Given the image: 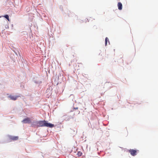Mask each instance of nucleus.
I'll return each instance as SVG.
<instances>
[{
	"instance_id": "11",
	"label": "nucleus",
	"mask_w": 158,
	"mask_h": 158,
	"mask_svg": "<svg viewBox=\"0 0 158 158\" xmlns=\"http://www.w3.org/2000/svg\"><path fill=\"white\" fill-rule=\"evenodd\" d=\"M85 20H86V21H87L88 22L89 21L88 20V19H85Z\"/></svg>"
},
{
	"instance_id": "10",
	"label": "nucleus",
	"mask_w": 158,
	"mask_h": 158,
	"mask_svg": "<svg viewBox=\"0 0 158 158\" xmlns=\"http://www.w3.org/2000/svg\"><path fill=\"white\" fill-rule=\"evenodd\" d=\"M109 40V39L107 37H106L105 38V45H106L107 44V41Z\"/></svg>"
},
{
	"instance_id": "6",
	"label": "nucleus",
	"mask_w": 158,
	"mask_h": 158,
	"mask_svg": "<svg viewBox=\"0 0 158 158\" xmlns=\"http://www.w3.org/2000/svg\"><path fill=\"white\" fill-rule=\"evenodd\" d=\"M9 138L11 140H16L18 139L19 137L18 136H10Z\"/></svg>"
},
{
	"instance_id": "8",
	"label": "nucleus",
	"mask_w": 158,
	"mask_h": 158,
	"mask_svg": "<svg viewBox=\"0 0 158 158\" xmlns=\"http://www.w3.org/2000/svg\"><path fill=\"white\" fill-rule=\"evenodd\" d=\"M6 18L8 21H10V19L9 16L8 15H6L3 16Z\"/></svg>"
},
{
	"instance_id": "5",
	"label": "nucleus",
	"mask_w": 158,
	"mask_h": 158,
	"mask_svg": "<svg viewBox=\"0 0 158 158\" xmlns=\"http://www.w3.org/2000/svg\"><path fill=\"white\" fill-rule=\"evenodd\" d=\"M129 152L133 156L135 155L136 154L137 152L136 150L133 149H130L129 150Z\"/></svg>"
},
{
	"instance_id": "2",
	"label": "nucleus",
	"mask_w": 158,
	"mask_h": 158,
	"mask_svg": "<svg viewBox=\"0 0 158 158\" xmlns=\"http://www.w3.org/2000/svg\"><path fill=\"white\" fill-rule=\"evenodd\" d=\"M45 122V120L40 121L37 122V124L39 127H44Z\"/></svg>"
},
{
	"instance_id": "3",
	"label": "nucleus",
	"mask_w": 158,
	"mask_h": 158,
	"mask_svg": "<svg viewBox=\"0 0 158 158\" xmlns=\"http://www.w3.org/2000/svg\"><path fill=\"white\" fill-rule=\"evenodd\" d=\"M19 97V96H13L10 95L8 96V98H10V99L15 101Z\"/></svg>"
},
{
	"instance_id": "7",
	"label": "nucleus",
	"mask_w": 158,
	"mask_h": 158,
	"mask_svg": "<svg viewBox=\"0 0 158 158\" xmlns=\"http://www.w3.org/2000/svg\"><path fill=\"white\" fill-rule=\"evenodd\" d=\"M118 9L119 10H121L122 8V4L120 2H119L118 3Z\"/></svg>"
},
{
	"instance_id": "1",
	"label": "nucleus",
	"mask_w": 158,
	"mask_h": 158,
	"mask_svg": "<svg viewBox=\"0 0 158 158\" xmlns=\"http://www.w3.org/2000/svg\"><path fill=\"white\" fill-rule=\"evenodd\" d=\"M44 127H48L49 128H52L54 127V125L52 123H48V122L45 121V122Z\"/></svg>"
},
{
	"instance_id": "12",
	"label": "nucleus",
	"mask_w": 158,
	"mask_h": 158,
	"mask_svg": "<svg viewBox=\"0 0 158 158\" xmlns=\"http://www.w3.org/2000/svg\"><path fill=\"white\" fill-rule=\"evenodd\" d=\"M74 109H78V107L75 108H74Z\"/></svg>"
},
{
	"instance_id": "9",
	"label": "nucleus",
	"mask_w": 158,
	"mask_h": 158,
	"mask_svg": "<svg viewBox=\"0 0 158 158\" xmlns=\"http://www.w3.org/2000/svg\"><path fill=\"white\" fill-rule=\"evenodd\" d=\"M77 155L79 156H80L82 155V153L80 151L78 152L77 153Z\"/></svg>"
},
{
	"instance_id": "4",
	"label": "nucleus",
	"mask_w": 158,
	"mask_h": 158,
	"mask_svg": "<svg viewBox=\"0 0 158 158\" xmlns=\"http://www.w3.org/2000/svg\"><path fill=\"white\" fill-rule=\"evenodd\" d=\"M23 123H30L31 122V120L29 118H27L24 119L22 121Z\"/></svg>"
},
{
	"instance_id": "13",
	"label": "nucleus",
	"mask_w": 158,
	"mask_h": 158,
	"mask_svg": "<svg viewBox=\"0 0 158 158\" xmlns=\"http://www.w3.org/2000/svg\"><path fill=\"white\" fill-rule=\"evenodd\" d=\"M1 16H0V18H1Z\"/></svg>"
}]
</instances>
